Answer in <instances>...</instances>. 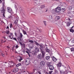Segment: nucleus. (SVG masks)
Here are the masks:
<instances>
[{
  "mask_svg": "<svg viewBox=\"0 0 74 74\" xmlns=\"http://www.w3.org/2000/svg\"><path fill=\"white\" fill-rule=\"evenodd\" d=\"M22 37H23V35H22V33H20L19 37V38L20 40V41H22V39H21V38H22Z\"/></svg>",
  "mask_w": 74,
  "mask_h": 74,
  "instance_id": "6e6552de",
  "label": "nucleus"
},
{
  "mask_svg": "<svg viewBox=\"0 0 74 74\" xmlns=\"http://www.w3.org/2000/svg\"><path fill=\"white\" fill-rule=\"evenodd\" d=\"M48 9H47L46 10V12H47V11H48Z\"/></svg>",
  "mask_w": 74,
  "mask_h": 74,
  "instance_id": "13d9d810",
  "label": "nucleus"
},
{
  "mask_svg": "<svg viewBox=\"0 0 74 74\" xmlns=\"http://www.w3.org/2000/svg\"><path fill=\"white\" fill-rule=\"evenodd\" d=\"M71 41L72 43H74V38H72L71 39Z\"/></svg>",
  "mask_w": 74,
  "mask_h": 74,
  "instance_id": "bb28decb",
  "label": "nucleus"
},
{
  "mask_svg": "<svg viewBox=\"0 0 74 74\" xmlns=\"http://www.w3.org/2000/svg\"><path fill=\"white\" fill-rule=\"evenodd\" d=\"M55 72H56V73H58V71L55 70Z\"/></svg>",
  "mask_w": 74,
  "mask_h": 74,
  "instance_id": "c03bdc74",
  "label": "nucleus"
},
{
  "mask_svg": "<svg viewBox=\"0 0 74 74\" xmlns=\"http://www.w3.org/2000/svg\"><path fill=\"white\" fill-rule=\"evenodd\" d=\"M8 18L11 19L12 18V16H8Z\"/></svg>",
  "mask_w": 74,
  "mask_h": 74,
  "instance_id": "4c0bfd02",
  "label": "nucleus"
},
{
  "mask_svg": "<svg viewBox=\"0 0 74 74\" xmlns=\"http://www.w3.org/2000/svg\"><path fill=\"white\" fill-rule=\"evenodd\" d=\"M7 49H10V47H8V46H7Z\"/></svg>",
  "mask_w": 74,
  "mask_h": 74,
  "instance_id": "603ef678",
  "label": "nucleus"
},
{
  "mask_svg": "<svg viewBox=\"0 0 74 74\" xmlns=\"http://www.w3.org/2000/svg\"><path fill=\"white\" fill-rule=\"evenodd\" d=\"M68 19L69 20V21H70V22H71V20H70V18H69Z\"/></svg>",
  "mask_w": 74,
  "mask_h": 74,
  "instance_id": "de8ad7c7",
  "label": "nucleus"
},
{
  "mask_svg": "<svg viewBox=\"0 0 74 74\" xmlns=\"http://www.w3.org/2000/svg\"><path fill=\"white\" fill-rule=\"evenodd\" d=\"M37 45L38 47H40V49L41 50V52L42 53V55L41 54H39L38 56V59H41V58H44V56H45V52L44 51L43 49V46L41 45V44L37 43Z\"/></svg>",
  "mask_w": 74,
  "mask_h": 74,
  "instance_id": "f257e3e1",
  "label": "nucleus"
},
{
  "mask_svg": "<svg viewBox=\"0 0 74 74\" xmlns=\"http://www.w3.org/2000/svg\"><path fill=\"white\" fill-rule=\"evenodd\" d=\"M55 11L57 12H60V8L58 7L55 9Z\"/></svg>",
  "mask_w": 74,
  "mask_h": 74,
  "instance_id": "423d86ee",
  "label": "nucleus"
},
{
  "mask_svg": "<svg viewBox=\"0 0 74 74\" xmlns=\"http://www.w3.org/2000/svg\"><path fill=\"white\" fill-rule=\"evenodd\" d=\"M38 73L39 74H41V72L40 71L38 72Z\"/></svg>",
  "mask_w": 74,
  "mask_h": 74,
  "instance_id": "49530a36",
  "label": "nucleus"
},
{
  "mask_svg": "<svg viewBox=\"0 0 74 74\" xmlns=\"http://www.w3.org/2000/svg\"><path fill=\"white\" fill-rule=\"evenodd\" d=\"M37 48H36L35 49L34 51H32V53L33 54V55H36L37 54Z\"/></svg>",
  "mask_w": 74,
  "mask_h": 74,
  "instance_id": "20e7f679",
  "label": "nucleus"
},
{
  "mask_svg": "<svg viewBox=\"0 0 74 74\" xmlns=\"http://www.w3.org/2000/svg\"><path fill=\"white\" fill-rule=\"evenodd\" d=\"M40 7L42 9L44 8V7H45V6L44 5H42Z\"/></svg>",
  "mask_w": 74,
  "mask_h": 74,
  "instance_id": "473e14b6",
  "label": "nucleus"
},
{
  "mask_svg": "<svg viewBox=\"0 0 74 74\" xmlns=\"http://www.w3.org/2000/svg\"><path fill=\"white\" fill-rule=\"evenodd\" d=\"M14 37H13V36H12V38H13V39H14Z\"/></svg>",
  "mask_w": 74,
  "mask_h": 74,
  "instance_id": "0e129e2a",
  "label": "nucleus"
},
{
  "mask_svg": "<svg viewBox=\"0 0 74 74\" xmlns=\"http://www.w3.org/2000/svg\"><path fill=\"white\" fill-rule=\"evenodd\" d=\"M29 42H31V43H33V42H34L33 41L31 40H29Z\"/></svg>",
  "mask_w": 74,
  "mask_h": 74,
  "instance_id": "393cba45",
  "label": "nucleus"
},
{
  "mask_svg": "<svg viewBox=\"0 0 74 74\" xmlns=\"http://www.w3.org/2000/svg\"><path fill=\"white\" fill-rule=\"evenodd\" d=\"M72 7L71 6H69V10H72Z\"/></svg>",
  "mask_w": 74,
  "mask_h": 74,
  "instance_id": "7c9ffc66",
  "label": "nucleus"
},
{
  "mask_svg": "<svg viewBox=\"0 0 74 74\" xmlns=\"http://www.w3.org/2000/svg\"><path fill=\"white\" fill-rule=\"evenodd\" d=\"M18 71V68H16L14 69V70L13 71V72H17Z\"/></svg>",
  "mask_w": 74,
  "mask_h": 74,
  "instance_id": "9b49d317",
  "label": "nucleus"
},
{
  "mask_svg": "<svg viewBox=\"0 0 74 74\" xmlns=\"http://www.w3.org/2000/svg\"><path fill=\"white\" fill-rule=\"evenodd\" d=\"M51 73H52V72H51V71H50V72H49V74H51Z\"/></svg>",
  "mask_w": 74,
  "mask_h": 74,
  "instance_id": "3c124183",
  "label": "nucleus"
},
{
  "mask_svg": "<svg viewBox=\"0 0 74 74\" xmlns=\"http://www.w3.org/2000/svg\"><path fill=\"white\" fill-rule=\"evenodd\" d=\"M2 3V1L1 0H0V3Z\"/></svg>",
  "mask_w": 74,
  "mask_h": 74,
  "instance_id": "09e8293b",
  "label": "nucleus"
},
{
  "mask_svg": "<svg viewBox=\"0 0 74 74\" xmlns=\"http://www.w3.org/2000/svg\"><path fill=\"white\" fill-rule=\"evenodd\" d=\"M55 1H58V0H54Z\"/></svg>",
  "mask_w": 74,
  "mask_h": 74,
  "instance_id": "338daca9",
  "label": "nucleus"
},
{
  "mask_svg": "<svg viewBox=\"0 0 74 74\" xmlns=\"http://www.w3.org/2000/svg\"><path fill=\"white\" fill-rule=\"evenodd\" d=\"M43 22L44 24L45 25V26H46V25H47V24H46V21H43Z\"/></svg>",
  "mask_w": 74,
  "mask_h": 74,
  "instance_id": "72a5a7b5",
  "label": "nucleus"
},
{
  "mask_svg": "<svg viewBox=\"0 0 74 74\" xmlns=\"http://www.w3.org/2000/svg\"><path fill=\"white\" fill-rule=\"evenodd\" d=\"M71 51L72 52H73V51H74V47H73L72 48H71Z\"/></svg>",
  "mask_w": 74,
  "mask_h": 74,
  "instance_id": "c85d7f7f",
  "label": "nucleus"
},
{
  "mask_svg": "<svg viewBox=\"0 0 74 74\" xmlns=\"http://www.w3.org/2000/svg\"><path fill=\"white\" fill-rule=\"evenodd\" d=\"M38 32H40V33H41V32H42V31L41 29H38Z\"/></svg>",
  "mask_w": 74,
  "mask_h": 74,
  "instance_id": "f704fd0d",
  "label": "nucleus"
},
{
  "mask_svg": "<svg viewBox=\"0 0 74 74\" xmlns=\"http://www.w3.org/2000/svg\"><path fill=\"white\" fill-rule=\"evenodd\" d=\"M10 64H12V65H14V63H13L12 62H11L10 63Z\"/></svg>",
  "mask_w": 74,
  "mask_h": 74,
  "instance_id": "58836bf2",
  "label": "nucleus"
},
{
  "mask_svg": "<svg viewBox=\"0 0 74 74\" xmlns=\"http://www.w3.org/2000/svg\"><path fill=\"white\" fill-rule=\"evenodd\" d=\"M47 49H46V51L47 52H48V53H49V49H47Z\"/></svg>",
  "mask_w": 74,
  "mask_h": 74,
  "instance_id": "5701e85b",
  "label": "nucleus"
},
{
  "mask_svg": "<svg viewBox=\"0 0 74 74\" xmlns=\"http://www.w3.org/2000/svg\"><path fill=\"white\" fill-rule=\"evenodd\" d=\"M30 60L29 58H27L25 60V64L26 65H29L30 64Z\"/></svg>",
  "mask_w": 74,
  "mask_h": 74,
  "instance_id": "7ed1b4c3",
  "label": "nucleus"
},
{
  "mask_svg": "<svg viewBox=\"0 0 74 74\" xmlns=\"http://www.w3.org/2000/svg\"><path fill=\"white\" fill-rule=\"evenodd\" d=\"M47 65L48 67H49L51 66V63L49 62H47Z\"/></svg>",
  "mask_w": 74,
  "mask_h": 74,
  "instance_id": "aec40b11",
  "label": "nucleus"
},
{
  "mask_svg": "<svg viewBox=\"0 0 74 74\" xmlns=\"http://www.w3.org/2000/svg\"><path fill=\"white\" fill-rule=\"evenodd\" d=\"M60 71L61 74H63V73L64 74V72L61 71L60 70Z\"/></svg>",
  "mask_w": 74,
  "mask_h": 74,
  "instance_id": "c9c22d12",
  "label": "nucleus"
},
{
  "mask_svg": "<svg viewBox=\"0 0 74 74\" xmlns=\"http://www.w3.org/2000/svg\"><path fill=\"white\" fill-rule=\"evenodd\" d=\"M13 40H14L15 41H16V38H13Z\"/></svg>",
  "mask_w": 74,
  "mask_h": 74,
  "instance_id": "79ce46f5",
  "label": "nucleus"
},
{
  "mask_svg": "<svg viewBox=\"0 0 74 74\" xmlns=\"http://www.w3.org/2000/svg\"><path fill=\"white\" fill-rule=\"evenodd\" d=\"M5 4V2H3V7L1 9V12H4L5 11V10H6V8L5 7V6L4 5Z\"/></svg>",
  "mask_w": 74,
  "mask_h": 74,
  "instance_id": "f03ea898",
  "label": "nucleus"
},
{
  "mask_svg": "<svg viewBox=\"0 0 74 74\" xmlns=\"http://www.w3.org/2000/svg\"><path fill=\"white\" fill-rule=\"evenodd\" d=\"M6 29H9V27H8V26L7 27Z\"/></svg>",
  "mask_w": 74,
  "mask_h": 74,
  "instance_id": "5fc2aeb1",
  "label": "nucleus"
},
{
  "mask_svg": "<svg viewBox=\"0 0 74 74\" xmlns=\"http://www.w3.org/2000/svg\"><path fill=\"white\" fill-rule=\"evenodd\" d=\"M18 20L16 19V20L14 21V23H15V25H17V24H18Z\"/></svg>",
  "mask_w": 74,
  "mask_h": 74,
  "instance_id": "f3484780",
  "label": "nucleus"
},
{
  "mask_svg": "<svg viewBox=\"0 0 74 74\" xmlns=\"http://www.w3.org/2000/svg\"><path fill=\"white\" fill-rule=\"evenodd\" d=\"M67 1H69V0H66Z\"/></svg>",
  "mask_w": 74,
  "mask_h": 74,
  "instance_id": "bf43d9fd",
  "label": "nucleus"
},
{
  "mask_svg": "<svg viewBox=\"0 0 74 74\" xmlns=\"http://www.w3.org/2000/svg\"><path fill=\"white\" fill-rule=\"evenodd\" d=\"M21 47H22V48H25V44L23 43L21 45Z\"/></svg>",
  "mask_w": 74,
  "mask_h": 74,
  "instance_id": "412c9836",
  "label": "nucleus"
},
{
  "mask_svg": "<svg viewBox=\"0 0 74 74\" xmlns=\"http://www.w3.org/2000/svg\"><path fill=\"white\" fill-rule=\"evenodd\" d=\"M13 25H12V23H10V27L11 29V28L13 27Z\"/></svg>",
  "mask_w": 74,
  "mask_h": 74,
  "instance_id": "a878e982",
  "label": "nucleus"
},
{
  "mask_svg": "<svg viewBox=\"0 0 74 74\" xmlns=\"http://www.w3.org/2000/svg\"><path fill=\"white\" fill-rule=\"evenodd\" d=\"M52 58L54 62H56V61L57 60V59H56V58H55L53 56L52 57Z\"/></svg>",
  "mask_w": 74,
  "mask_h": 74,
  "instance_id": "f8f14e48",
  "label": "nucleus"
},
{
  "mask_svg": "<svg viewBox=\"0 0 74 74\" xmlns=\"http://www.w3.org/2000/svg\"><path fill=\"white\" fill-rule=\"evenodd\" d=\"M10 39H12V38H10Z\"/></svg>",
  "mask_w": 74,
  "mask_h": 74,
  "instance_id": "774afa93",
  "label": "nucleus"
},
{
  "mask_svg": "<svg viewBox=\"0 0 74 74\" xmlns=\"http://www.w3.org/2000/svg\"><path fill=\"white\" fill-rule=\"evenodd\" d=\"M8 37H10V38H11V35H9Z\"/></svg>",
  "mask_w": 74,
  "mask_h": 74,
  "instance_id": "864d4df0",
  "label": "nucleus"
},
{
  "mask_svg": "<svg viewBox=\"0 0 74 74\" xmlns=\"http://www.w3.org/2000/svg\"><path fill=\"white\" fill-rule=\"evenodd\" d=\"M5 11L3 12H2V13H3V18H5V15H5Z\"/></svg>",
  "mask_w": 74,
  "mask_h": 74,
  "instance_id": "b1692460",
  "label": "nucleus"
},
{
  "mask_svg": "<svg viewBox=\"0 0 74 74\" xmlns=\"http://www.w3.org/2000/svg\"><path fill=\"white\" fill-rule=\"evenodd\" d=\"M17 19H19V17H17Z\"/></svg>",
  "mask_w": 74,
  "mask_h": 74,
  "instance_id": "69168bd1",
  "label": "nucleus"
},
{
  "mask_svg": "<svg viewBox=\"0 0 74 74\" xmlns=\"http://www.w3.org/2000/svg\"><path fill=\"white\" fill-rule=\"evenodd\" d=\"M23 32L24 34V35L26 34V32H25V30H23Z\"/></svg>",
  "mask_w": 74,
  "mask_h": 74,
  "instance_id": "cd10ccee",
  "label": "nucleus"
},
{
  "mask_svg": "<svg viewBox=\"0 0 74 74\" xmlns=\"http://www.w3.org/2000/svg\"><path fill=\"white\" fill-rule=\"evenodd\" d=\"M40 65L41 66L43 67L45 66V62L43 61H41L40 63Z\"/></svg>",
  "mask_w": 74,
  "mask_h": 74,
  "instance_id": "39448f33",
  "label": "nucleus"
},
{
  "mask_svg": "<svg viewBox=\"0 0 74 74\" xmlns=\"http://www.w3.org/2000/svg\"><path fill=\"white\" fill-rule=\"evenodd\" d=\"M74 27V26H73L71 28H73V27Z\"/></svg>",
  "mask_w": 74,
  "mask_h": 74,
  "instance_id": "680f3d73",
  "label": "nucleus"
},
{
  "mask_svg": "<svg viewBox=\"0 0 74 74\" xmlns=\"http://www.w3.org/2000/svg\"><path fill=\"white\" fill-rule=\"evenodd\" d=\"M19 42L20 44H21V45H22V42L19 41Z\"/></svg>",
  "mask_w": 74,
  "mask_h": 74,
  "instance_id": "a19ab883",
  "label": "nucleus"
},
{
  "mask_svg": "<svg viewBox=\"0 0 74 74\" xmlns=\"http://www.w3.org/2000/svg\"><path fill=\"white\" fill-rule=\"evenodd\" d=\"M10 34L11 36H13V34L12 33H10Z\"/></svg>",
  "mask_w": 74,
  "mask_h": 74,
  "instance_id": "37998d69",
  "label": "nucleus"
},
{
  "mask_svg": "<svg viewBox=\"0 0 74 74\" xmlns=\"http://www.w3.org/2000/svg\"><path fill=\"white\" fill-rule=\"evenodd\" d=\"M50 58V56H46L45 57V59H46V60H48Z\"/></svg>",
  "mask_w": 74,
  "mask_h": 74,
  "instance_id": "2eb2a0df",
  "label": "nucleus"
},
{
  "mask_svg": "<svg viewBox=\"0 0 74 74\" xmlns=\"http://www.w3.org/2000/svg\"><path fill=\"white\" fill-rule=\"evenodd\" d=\"M49 18L50 19H52V18H53V16L52 15H51L49 16Z\"/></svg>",
  "mask_w": 74,
  "mask_h": 74,
  "instance_id": "c756f323",
  "label": "nucleus"
},
{
  "mask_svg": "<svg viewBox=\"0 0 74 74\" xmlns=\"http://www.w3.org/2000/svg\"><path fill=\"white\" fill-rule=\"evenodd\" d=\"M64 11H65V9H64V8H63L61 9H60V13H62V14H63V12H64Z\"/></svg>",
  "mask_w": 74,
  "mask_h": 74,
  "instance_id": "9d476101",
  "label": "nucleus"
},
{
  "mask_svg": "<svg viewBox=\"0 0 74 74\" xmlns=\"http://www.w3.org/2000/svg\"><path fill=\"white\" fill-rule=\"evenodd\" d=\"M60 18L59 16H57L55 17V20L56 21H58L59 19H60Z\"/></svg>",
  "mask_w": 74,
  "mask_h": 74,
  "instance_id": "ddd939ff",
  "label": "nucleus"
},
{
  "mask_svg": "<svg viewBox=\"0 0 74 74\" xmlns=\"http://www.w3.org/2000/svg\"><path fill=\"white\" fill-rule=\"evenodd\" d=\"M62 64H61V63H59L58 64V66H57V67H60L61 66Z\"/></svg>",
  "mask_w": 74,
  "mask_h": 74,
  "instance_id": "dca6fc26",
  "label": "nucleus"
},
{
  "mask_svg": "<svg viewBox=\"0 0 74 74\" xmlns=\"http://www.w3.org/2000/svg\"><path fill=\"white\" fill-rule=\"evenodd\" d=\"M30 49H33V47H29Z\"/></svg>",
  "mask_w": 74,
  "mask_h": 74,
  "instance_id": "a18cd8bd",
  "label": "nucleus"
},
{
  "mask_svg": "<svg viewBox=\"0 0 74 74\" xmlns=\"http://www.w3.org/2000/svg\"><path fill=\"white\" fill-rule=\"evenodd\" d=\"M16 48V49H17V48H19V46H18V45H16L15 46Z\"/></svg>",
  "mask_w": 74,
  "mask_h": 74,
  "instance_id": "e433bc0d",
  "label": "nucleus"
},
{
  "mask_svg": "<svg viewBox=\"0 0 74 74\" xmlns=\"http://www.w3.org/2000/svg\"><path fill=\"white\" fill-rule=\"evenodd\" d=\"M2 1H3V2H4V0H2Z\"/></svg>",
  "mask_w": 74,
  "mask_h": 74,
  "instance_id": "e2e57ef3",
  "label": "nucleus"
},
{
  "mask_svg": "<svg viewBox=\"0 0 74 74\" xmlns=\"http://www.w3.org/2000/svg\"><path fill=\"white\" fill-rule=\"evenodd\" d=\"M71 23L70 22V21H68L67 24V26H69L71 24Z\"/></svg>",
  "mask_w": 74,
  "mask_h": 74,
  "instance_id": "4468645a",
  "label": "nucleus"
},
{
  "mask_svg": "<svg viewBox=\"0 0 74 74\" xmlns=\"http://www.w3.org/2000/svg\"><path fill=\"white\" fill-rule=\"evenodd\" d=\"M35 42H36V45H37V43L36 42V41Z\"/></svg>",
  "mask_w": 74,
  "mask_h": 74,
  "instance_id": "6e6d98bb",
  "label": "nucleus"
},
{
  "mask_svg": "<svg viewBox=\"0 0 74 74\" xmlns=\"http://www.w3.org/2000/svg\"><path fill=\"white\" fill-rule=\"evenodd\" d=\"M3 38H4V39H5V37H3Z\"/></svg>",
  "mask_w": 74,
  "mask_h": 74,
  "instance_id": "052dcab7",
  "label": "nucleus"
},
{
  "mask_svg": "<svg viewBox=\"0 0 74 74\" xmlns=\"http://www.w3.org/2000/svg\"><path fill=\"white\" fill-rule=\"evenodd\" d=\"M7 11L8 12H11L12 11V9L8 7L7 8Z\"/></svg>",
  "mask_w": 74,
  "mask_h": 74,
  "instance_id": "0eeeda50",
  "label": "nucleus"
},
{
  "mask_svg": "<svg viewBox=\"0 0 74 74\" xmlns=\"http://www.w3.org/2000/svg\"><path fill=\"white\" fill-rule=\"evenodd\" d=\"M22 65V64L21 63H18V64H17L16 65V67H19V66H20Z\"/></svg>",
  "mask_w": 74,
  "mask_h": 74,
  "instance_id": "a211bd4d",
  "label": "nucleus"
},
{
  "mask_svg": "<svg viewBox=\"0 0 74 74\" xmlns=\"http://www.w3.org/2000/svg\"><path fill=\"white\" fill-rule=\"evenodd\" d=\"M49 69L50 70H53V69H54V67L53 65H51L49 66Z\"/></svg>",
  "mask_w": 74,
  "mask_h": 74,
  "instance_id": "1a4fd4ad",
  "label": "nucleus"
},
{
  "mask_svg": "<svg viewBox=\"0 0 74 74\" xmlns=\"http://www.w3.org/2000/svg\"><path fill=\"white\" fill-rule=\"evenodd\" d=\"M37 50H38V52H39V49H38V48L37 49Z\"/></svg>",
  "mask_w": 74,
  "mask_h": 74,
  "instance_id": "4d7b16f0",
  "label": "nucleus"
},
{
  "mask_svg": "<svg viewBox=\"0 0 74 74\" xmlns=\"http://www.w3.org/2000/svg\"><path fill=\"white\" fill-rule=\"evenodd\" d=\"M15 35L16 36H17V35H16V33L15 32Z\"/></svg>",
  "mask_w": 74,
  "mask_h": 74,
  "instance_id": "8fccbe9b",
  "label": "nucleus"
},
{
  "mask_svg": "<svg viewBox=\"0 0 74 74\" xmlns=\"http://www.w3.org/2000/svg\"><path fill=\"white\" fill-rule=\"evenodd\" d=\"M5 33H6V34H9L10 33V31H6Z\"/></svg>",
  "mask_w": 74,
  "mask_h": 74,
  "instance_id": "2f4dec72",
  "label": "nucleus"
},
{
  "mask_svg": "<svg viewBox=\"0 0 74 74\" xmlns=\"http://www.w3.org/2000/svg\"><path fill=\"white\" fill-rule=\"evenodd\" d=\"M27 51H26V53H29V52H28V51H29V50L27 49Z\"/></svg>",
  "mask_w": 74,
  "mask_h": 74,
  "instance_id": "ea45409f",
  "label": "nucleus"
},
{
  "mask_svg": "<svg viewBox=\"0 0 74 74\" xmlns=\"http://www.w3.org/2000/svg\"><path fill=\"white\" fill-rule=\"evenodd\" d=\"M70 31L71 32H72V33H73V32H74V30H73L72 29H70Z\"/></svg>",
  "mask_w": 74,
  "mask_h": 74,
  "instance_id": "4be33fe9",
  "label": "nucleus"
},
{
  "mask_svg": "<svg viewBox=\"0 0 74 74\" xmlns=\"http://www.w3.org/2000/svg\"><path fill=\"white\" fill-rule=\"evenodd\" d=\"M22 60H23V57H20V58L18 60L19 62H21Z\"/></svg>",
  "mask_w": 74,
  "mask_h": 74,
  "instance_id": "6ab92c4d",
  "label": "nucleus"
}]
</instances>
